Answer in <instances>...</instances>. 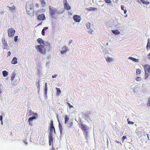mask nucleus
I'll use <instances>...</instances> for the list:
<instances>
[{
  "instance_id": "nucleus-1",
  "label": "nucleus",
  "mask_w": 150,
  "mask_h": 150,
  "mask_svg": "<svg viewBox=\"0 0 150 150\" xmlns=\"http://www.w3.org/2000/svg\"><path fill=\"white\" fill-rule=\"evenodd\" d=\"M49 13L51 17H53L55 14H58L59 12L55 8L50 6L49 7Z\"/></svg>"
},
{
  "instance_id": "nucleus-2",
  "label": "nucleus",
  "mask_w": 150,
  "mask_h": 150,
  "mask_svg": "<svg viewBox=\"0 0 150 150\" xmlns=\"http://www.w3.org/2000/svg\"><path fill=\"white\" fill-rule=\"evenodd\" d=\"M145 71V75L146 77H148L150 75V67L148 64H145L144 66Z\"/></svg>"
},
{
  "instance_id": "nucleus-3",
  "label": "nucleus",
  "mask_w": 150,
  "mask_h": 150,
  "mask_svg": "<svg viewBox=\"0 0 150 150\" xmlns=\"http://www.w3.org/2000/svg\"><path fill=\"white\" fill-rule=\"evenodd\" d=\"M44 45H38L35 46V48L38 51L41 53H45V49L44 47Z\"/></svg>"
},
{
  "instance_id": "nucleus-4",
  "label": "nucleus",
  "mask_w": 150,
  "mask_h": 150,
  "mask_svg": "<svg viewBox=\"0 0 150 150\" xmlns=\"http://www.w3.org/2000/svg\"><path fill=\"white\" fill-rule=\"evenodd\" d=\"M15 31L13 28H11L8 29V33L9 37L13 36L15 33Z\"/></svg>"
},
{
  "instance_id": "nucleus-5",
  "label": "nucleus",
  "mask_w": 150,
  "mask_h": 150,
  "mask_svg": "<svg viewBox=\"0 0 150 150\" xmlns=\"http://www.w3.org/2000/svg\"><path fill=\"white\" fill-rule=\"evenodd\" d=\"M63 2L64 8L67 10H70L71 7L68 3L67 0H64Z\"/></svg>"
},
{
  "instance_id": "nucleus-6",
  "label": "nucleus",
  "mask_w": 150,
  "mask_h": 150,
  "mask_svg": "<svg viewBox=\"0 0 150 150\" xmlns=\"http://www.w3.org/2000/svg\"><path fill=\"white\" fill-rule=\"evenodd\" d=\"M74 21L76 22H79L81 21V17L80 16L75 15L73 16Z\"/></svg>"
},
{
  "instance_id": "nucleus-7",
  "label": "nucleus",
  "mask_w": 150,
  "mask_h": 150,
  "mask_svg": "<svg viewBox=\"0 0 150 150\" xmlns=\"http://www.w3.org/2000/svg\"><path fill=\"white\" fill-rule=\"evenodd\" d=\"M49 138V143L50 145H51L52 144L53 145V138L52 134H49L48 136Z\"/></svg>"
},
{
  "instance_id": "nucleus-8",
  "label": "nucleus",
  "mask_w": 150,
  "mask_h": 150,
  "mask_svg": "<svg viewBox=\"0 0 150 150\" xmlns=\"http://www.w3.org/2000/svg\"><path fill=\"white\" fill-rule=\"evenodd\" d=\"M45 18V15L42 14L39 15L37 17V19L39 20H44Z\"/></svg>"
},
{
  "instance_id": "nucleus-9",
  "label": "nucleus",
  "mask_w": 150,
  "mask_h": 150,
  "mask_svg": "<svg viewBox=\"0 0 150 150\" xmlns=\"http://www.w3.org/2000/svg\"><path fill=\"white\" fill-rule=\"evenodd\" d=\"M68 50V48L66 46H64L62 49V51L61 52V53L63 54L66 52Z\"/></svg>"
},
{
  "instance_id": "nucleus-10",
  "label": "nucleus",
  "mask_w": 150,
  "mask_h": 150,
  "mask_svg": "<svg viewBox=\"0 0 150 150\" xmlns=\"http://www.w3.org/2000/svg\"><path fill=\"white\" fill-rule=\"evenodd\" d=\"M80 127L81 129L85 131L87 129V127L86 125L82 123L81 124Z\"/></svg>"
},
{
  "instance_id": "nucleus-11",
  "label": "nucleus",
  "mask_w": 150,
  "mask_h": 150,
  "mask_svg": "<svg viewBox=\"0 0 150 150\" xmlns=\"http://www.w3.org/2000/svg\"><path fill=\"white\" fill-rule=\"evenodd\" d=\"M36 118V117L34 116L31 117H30L28 119V122H29V124L30 125H32V124L31 123V122L33 120L35 119Z\"/></svg>"
},
{
  "instance_id": "nucleus-12",
  "label": "nucleus",
  "mask_w": 150,
  "mask_h": 150,
  "mask_svg": "<svg viewBox=\"0 0 150 150\" xmlns=\"http://www.w3.org/2000/svg\"><path fill=\"white\" fill-rule=\"evenodd\" d=\"M17 59L16 57H14L11 62V64H16L17 63Z\"/></svg>"
},
{
  "instance_id": "nucleus-13",
  "label": "nucleus",
  "mask_w": 150,
  "mask_h": 150,
  "mask_svg": "<svg viewBox=\"0 0 150 150\" xmlns=\"http://www.w3.org/2000/svg\"><path fill=\"white\" fill-rule=\"evenodd\" d=\"M50 132L49 133V134H52L53 130H54V134L55 133V129L54 127H50Z\"/></svg>"
},
{
  "instance_id": "nucleus-14",
  "label": "nucleus",
  "mask_w": 150,
  "mask_h": 150,
  "mask_svg": "<svg viewBox=\"0 0 150 150\" xmlns=\"http://www.w3.org/2000/svg\"><path fill=\"white\" fill-rule=\"evenodd\" d=\"M37 41L40 44V45H45V44L42 39L40 38H38L37 40Z\"/></svg>"
},
{
  "instance_id": "nucleus-15",
  "label": "nucleus",
  "mask_w": 150,
  "mask_h": 150,
  "mask_svg": "<svg viewBox=\"0 0 150 150\" xmlns=\"http://www.w3.org/2000/svg\"><path fill=\"white\" fill-rule=\"evenodd\" d=\"M56 95L57 96H59V95L61 93V91L60 90L59 88L56 87Z\"/></svg>"
},
{
  "instance_id": "nucleus-16",
  "label": "nucleus",
  "mask_w": 150,
  "mask_h": 150,
  "mask_svg": "<svg viewBox=\"0 0 150 150\" xmlns=\"http://www.w3.org/2000/svg\"><path fill=\"white\" fill-rule=\"evenodd\" d=\"M129 59H130L135 62H138L139 61V60L138 59H135L133 57H129Z\"/></svg>"
},
{
  "instance_id": "nucleus-17",
  "label": "nucleus",
  "mask_w": 150,
  "mask_h": 150,
  "mask_svg": "<svg viewBox=\"0 0 150 150\" xmlns=\"http://www.w3.org/2000/svg\"><path fill=\"white\" fill-rule=\"evenodd\" d=\"M97 10V8L95 7H90L89 8H87V10L88 11H95Z\"/></svg>"
},
{
  "instance_id": "nucleus-18",
  "label": "nucleus",
  "mask_w": 150,
  "mask_h": 150,
  "mask_svg": "<svg viewBox=\"0 0 150 150\" xmlns=\"http://www.w3.org/2000/svg\"><path fill=\"white\" fill-rule=\"evenodd\" d=\"M112 31L113 33L115 35H118L120 34V32L117 30H112Z\"/></svg>"
},
{
  "instance_id": "nucleus-19",
  "label": "nucleus",
  "mask_w": 150,
  "mask_h": 150,
  "mask_svg": "<svg viewBox=\"0 0 150 150\" xmlns=\"http://www.w3.org/2000/svg\"><path fill=\"white\" fill-rule=\"evenodd\" d=\"M65 119V123L66 124L68 122V121L69 120V118H68L67 115H65L64 117Z\"/></svg>"
},
{
  "instance_id": "nucleus-20",
  "label": "nucleus",
  "mask_w": 150,
  "mask_h": 150,
  "mask_svg": "<svg viewBox=\"0 0 150 150\" xmlns=\"http://www.w3.org/2000/svg\"><path fill=\"white\" fill-rule=\"evenodd\" d=\"M146 48L147 50L150 49V40L148 39V42L146 46Z\"/></svg>"
},
{
  "instance_id": "nucleus-21",
  "label": "nucleus",
  "mask_w": 150,
  "mask_h": 150,
  "mask_svg": "<svg viewBox=\"0 0 150 150\" xmlns=\"http://www.w3.org/2000/svg\"><path fill=\"white\" fill-rule=\"evenodd\" d=\"M141 2L143 4H145L146 5L149 4L150 2L149 1H146L144 0H141Z\"/></svg>"
},
{
  "instance_id": "nucleus-22",
  "label": "nucleus",
  "mask_w": 150,
  "mask_h": 150,
  "mask_svg": "<svg viewBox=\"0 0 150 150\" xmlns=\"http://www.w3.org/2000/svg\"><path fill=\"white\" fill-rule=\"evenodd\" d=\"M112 60V59L110 57H108L106 59V61L108 62H110Z\"/></svg>"
},
{
  "instance_id": "nucleus-23",
  "label": "nucleus",
  "mask_w": 150,
  "mask_h": 150,
  "mask_svg": "<svg viewBox=\"0 0 150 150\" xmlns=\"http://www.w3.org/2000/svg\"><path fill=\"white\" fill-rule=\"evenodd\" d=\"M3 73V75L4 76V77H6L7 76L8 74V72L6 71H4L2 72Z\"/></svg>"
},
{
  "instance_id": "nucleus-24",
  "label": "nucleus",
  "mask_w": 150,
  "mask_h": 150,
  "mask_svg": "<svg viewBox=\"0 0 150 150\" xmlns=\"http://www.w3.org/2000/svg\"><path fill=\"white\" fill-rule=\"evenodd\" d=\"M16 76V74L13 73H12L11 74V80L12 81H13L14 80V79L15 76Z\"/></svg>"
},
{
  "instance_id": "nucleus-25",
  "label": "nucleus",
  "mask_w": 150,
  "mask_h": 150,
  "mask_svg": "<svg viewBox=\"0 0 150 150\" xmlns=\"http://www.w3.org/2000/svg\"><path fill=\"white\" fill-rule=\"evenodd\" d=\"M7 7L9 8L10 10L11 11L14 10L15 8L14 6V5L13 6H12L11 7H10L8 6H7Z\"/></svg>"
},
{
  "instance_id": "nucleus-26",
  "label": "nucleus",
  "mask_w": 150,
  "mask_h": 150,
  "mask_svg": "<svg viewBox=\"0 0 150 150\" xmlns=\"http://www.w3.org/2000/svg\"><path fill=\"white\" fill-rule=\"evenodd\" d=\"M141 70L139 69H137L136 70V73L137 74H139L141 73Z\"/></svg>"
},
{
  "instance_id": "nucleus-27",
  "label": "nucleus",
  "mask_w": 150,
  "mask_h": 150,
  "mask_svg": "<svg viewBox=\"0 0 150 150\" xmlns=\"http://www.w3.org/2000/svg\"><path fill=\"white\" fill-rule=\"evenodd\" d=\"M3 44L4 46L6 47L8 46V44L5 40L3 41Z\"/></svg>"
},
{
  "instance_id": "nucleus-28",
  "label": "nucleus",
  "mask_w": 150,
  "mask_h": 150,
  "mask_svg": "<svg viewBox=\"0 0 150 150\" xmlns=\"http://www.w3.org/2000/svg\"><path fill=\"white\" fill-rule=\"evenodd\" d=\"M91 24L89 23H88L86 24V26L88 29H89L90 28Z\"/></svg>"
},
{
  "instance_id": "nucleus-29",
  "label": "nucleus",
  "mask_w": 150,
  "mask_h": 150,
  "mask_svg": "<svg viewBox=\"0 0 150 150\" xmlns=\"http://www.w3.org/2000/svg\"><path fill=\"white\" fill-rule=\"evenodd\" d=\"M136 80L137 81H140L142 80V79L140 77H137L136 79Z\"/></svg>"
},
{
  "instance_id": "nucleus-30",
  "label": "nucleus",
  "mask_w": 150,
  "mask_h": 150,
  "mask_svg": "<svg viewBox=\"0 0 150 150\" xmlns=\"http://www.w3.org/2000/svg\"><path fill=\"white\" fill-rule=\"evenodd\" d=\"M47 87L45 86L44 91H45V94L46 95L47 94Z\"/></svg>"
},
{
  "instance_id": "nucleus-31",
  "label": "nucleus",
  "mask_w": 150,
  "mask_h": 150,
  "mask_svg": "<svg viewBox=\"0 0 150 150\" xmlns=\"http://www.w3.org/2000/svg\"><path fill=\"white\" fill-rule=\"evenodd\" d=\"M107 3H110L111 1L110 0H104Z\"/></svg>"
},
{
  "instance_id": "nucleus-32",
  "label": "nucleus",
  "mask_w": 150,
  "mask_h": 150,
  "mask_svg": "<svg viewBox=\"0 0 150 150\" xmlns=\"http://www.w3.org/2000/svg\"><path fill=\"white\" fill-rule=\"evenodd\" d=\"M50 127H54L53 125V122L52 120H51L50 122Z\"/></svg>"
},
{
  "instance_id": "nucleus-33",
  "label": "nucleus",
  "mask_w": 150,
  "mask_h": 150,
  "mask_svg": "<svg viewBox=\"0 0 150 150\" xmlns=\"http://www.w3.org/2000/svg\"><path fill=\"white\" fill-rule=\"evenodd\" d=\"M18 36H16L14 37V41L15 42L17 41V40H18Z\"/></svg>"
},
{
  "instance_id": "nucleus-34",
  "label": "nucleus",
  "mask_w": 150,
  "mask_h": 150,
  "mask_svg": "<svg viewBox=\"0 0 150 150\" xmlns=\"http://www.w3.org/2000/svg\"><path fill=\"white\" fill-rule=\"evenodd\" d=\"M147 104L148 106H150V97L149 99Z\"/></svg>"
},
{
  "instance_id": "nucleus-35",
  "label": "nucleus",
  "mask_w": 150,
  "mask_h": 150,
  "mask_svg": "<svg viewBox=\"0 0 150 150\" xmlns=\"http://www.w3.org/2000/svg\"><path fill=\"white\" fill-rule=\"evenodd\" d=\"M72 125H73V122H71L69 124L68 127H71Z\"/></svg>"
},
{
  "instance_id": "nucleus-36",
  "label": "nucleus",
  "mask_w": 150,
  "mask_h": 150,
  "mask_svg": "<svg viewBox=\"0 0 150 150\" xmlns=\"http://www.w3.org/2000/svg\"><path fill=\"white\" fill-rule=\"evenodd\" d=\"M126 138H127V137H126V136H123L122 138V142H123L124 141Z\"/></svg>"
},
{
  "instance_id": "nucleus-37",
  "label": "nucleus",
  "mask_w": 150,
  "mask_h": 150,
  "mask_svg": "<svg viewBox=\"0 0 150 150\" xmlns=\"http://www.w3.org/2000/svg\"><path fill=\"white\" fill-rule=\"evenodd\" d=\"M69 108H71L73 107L72 105H71L70 104L68 103H67Z\"/></svg>"
},
{
  "instance_id": "nucleus-38",
  "label": "nucleus",
  "mask_w": 150,
  "mask_h": 150,
  "mask_svg": "<svg viewBox=\"0 0 150 150\" xmlns=\"http://www.w3.org/2000/svg\"><path fill=\"white\" fill-rule=\"evenodd\" d=\"M2 118H3L2 116H0V120L1 122V124H3Z\"/></svg>"
},
{
  "instance_id": "nucleus-39",
  "label": "nucleus",
  "mask_w": 150,
  "mask_h": 150,
  "mask_svg": "<svg viewBox=\"0 0 150 150\" xmlns=\"http://www.w3.org/2000/svg\"><path fill=\"white\" fill-rule=\"evenodd\" d=\"M45 30H43V29H42V34L43 35H45Z\"/></svg>"
},
{
  "instance_id": "nucleus-40",
  "label": "nucleus",
  "mask_w": 150,
  "mask_h": 150,
  "mask_svg": "<svg viewBox=\"0 0 150 150\" xmlns=\"http://www.w3.org/2000/svg\"><path fill=\"white\" fill-rule=\"evenodd\" d=\"M128 124L130 125H133L134 124V122L131 121H128Z\"/></svg>"
},
{
  "instance_id": "nucleus-41",
  "label": "nucleus",
  "mask_w": 150,
  "mask_h": 150,
  "mask_svg": "<svg viewBox=\"0 0 150 150\" xmlns=\"http://www.w3.org/2000/svg\"><path fill=\"white\" fill-rule=\"evenodd\" d=\"M58 122H59V120H58ZM59 128L60 129L62 128V126H61V125H60V123H59Z\"/></svg>"
},
{
  "instance_id": "nucleus-42",
  "label": "nucleus",
  "mask_w": 150,
  "mask_h": 150,
  "mask_svg": "<svg viewBox=\"0 0 150 150\" xmlns=\"http://www.w3.org/2000/svg\"><path fill=\"white\" fill-rule=\"evenodd\" d=\"M124 6H123V5H122L121 6V9L122 10L124 11Z\"/></svg>"
},
{
  "instance_id": "nucleus-43",
  "label": "nucleus",
  "mask_w": 150,
  "mask_h": 150,
  "mask_svg": "<svg viewBox=\"0 0 150 150\" xmlns=\"http://www.w3.org/2000/svg\"><path fill=\"white\" fill-rule=\"evenodd\" d=\"M48 29V27H45L43 30H47Z\"/></svg>"
},
{
  "instance_id": "nucleus-44",
  "label": "nucleus",
  "mask_w": 150,
  "mask_h": 150,
  "mask_svg": "<svg viewBox=\"0 0 150 150\" xmlns=\"http://www.w3.org/2000/svg\"><path fill=\"white\" fill-rule=\"evenodd\" d=\"M57 76V75H52V78H56Z\"/></svg>"
},
{
  "instance_id": "nucleus-45",
  "label": "nucleus",
  "mask_w": 150,
  "mask_h": 150,
  "mask_svg": "<svg viewBox=\"0 0 150 150\" xmlns=\"http://www.w3.org/2000/svg\"><path fill=\"white\" fill-rule=\"evenodd\" d=\"M8 54L9 56H10L11 54V53L10 52H8Z\"/></svg>"
},
{
  "instance_id": "nucleus-46",
  "label": "nucleus",
  "mask_w": 150,
  "mask_h": 150,
  "mask_svg": "<svg viewBox=\"0 0 150 150\" xmlns=\"http://www.w3.org/2000/svg\"><path fill=\"white\" fill-rule=\"evenodd\" d=\"M1 86H0V93H1Z\"/></svg>"
},
{
  "instance_id": "nucleus-47",
  "label": "nucleus",
  "mask_w": 150,
  "mask_h": 150,
  "mask_svg": "<svg viewBox=\"0 0 150 150\" xmlns=\"http://www.w3.org/2000/svg\"><path fill=\"white\" fill-rule=\"evenodd\" d=\"M124 13L125 14H126V12H127V10H124Z\"/></svg>"
},
{
  "instance_id": "nucleus-48",
  "label": "nucleus",
  "mask_w": 150,
  "mask_h": 150,
  "mask_svg": "<svg viewBox=\"0 0 150 150\" xmlns=\"http://www.w3.org/2000/svg\"><path fill=\"white\" fill-rule=\"evenodd\" d=\"M146 135H147V137H148V139L149 140V134H147Z\"/></svg>"
},
{
  "instance_id": "nucleus-49",
  "label": "nucleus",
  "mask_w": 150,
  "mask_h": 150,
  "mask_svg": "<svg viewBox=\"0 0 150 150\" xmlns=\"http://www.w3.org/2000/svg\"><path fill=\"white\" fill-rule=\"evenodd\" d=\"M24 142L25 144H27V142L26 141H24Z\"/></svg>"
},
{
  "instance_id": "nucleus-50",
  "label": "nucleus",
  "mask_w": 150,
  "mask_h": 150,
  "mask_svg": "<svg viewBox=\"0 0 150 150\" xmlns=\"http://www.w3.org/2000/svg\"><path fill=\"white\" fill-rule=\"evenodd\" d=\"M115 142H116L117 143H118V144H119V143H120V142H119V141H117V140H116V141H115Z\"/></svg>"
},
{
  "instance_id": "nucleus-51",
  "label": "nucleus",
  "mask_w": 150,
  "mask_h": 150,
  "mask_svg": "<svg viewBox=\"0 0 150 150\" xmlns=\"http://www.w3.org/2000/svg\"><path fill=\"white\" fill-rule=\"evenodd\" d=\"M45 86L47 87V83H45Z\"/></svg>"
},
{
  "instance_id": "nucleus-52",
  "label": "nucleus",
  "mask_w": 150,
  "mask_h": 150,
  "mask_svg": "<svg viewBox=\"0 0 150 150\" xmlns=\"http://www.w3.org/2000/svg\"><path fill=\"white\" fill-rule=\"evenodd\" d=\"M41 24H42V23H40L38 25H41Z\"/></svg>"
},
{
  "instance_id": "nucleus-53",
  "label": "nucleus",
  "mask_w": 150,
  "mask_h": 150,
  "mask_svg": "<svg viewBox=\"0 0 150 150\" xmlns=\"http://www.w3.org/2000/svg\"><path fill=\"white\" fill-rule=\"evenodd\" d=\"M72 42V40H71V41H70V42H69V44H70V43H71V42Z\"/></svg>"
},
{
  "instance_id": "nucleus-54",
  "label": "nucleus",
  "mask_w": 150,
  "mask_h": 150,
  "mask_svg": "<svg viewBox=\"0 0 150 150\" xmlns=\"http://www.w3.org/2000/svg\"><path fill=\"white\" fill-rule=\"evenodd\" d=\"M26 9L28 8V7L27 6H26Z\"/></svg>"
},
{
  "instance_id": "nucleus-55",
  "label": "nucleus",
  "mask_w": 150,
  "mask_h": 150,
  "mask_svg": "<svg viewBox=\"0 0 150 150\" xmlns=\"http://www.w3.org/2000/svg\"><path fill=\"white\" fill-rule=\"evenodd\" d=\"M35 115H37V114H36V113H35Z\"/></svg>"
}]
</instances>
